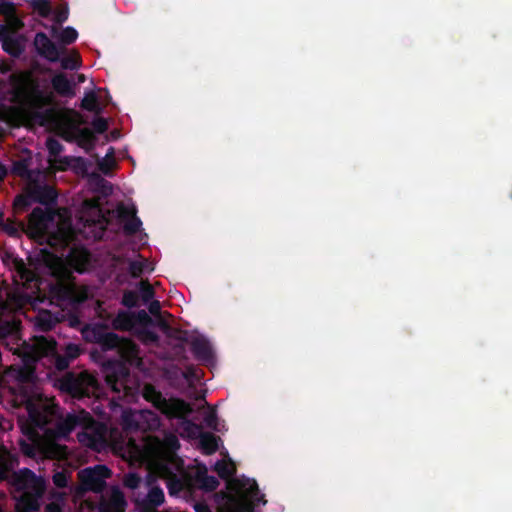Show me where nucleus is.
Here are the masks:
<instances>
[{
	"mask_svg": "<svg viewBox=\"0 0 512 512\" xmlns=\"http://www.w3.org/2000/svg\"><path fill=\"white\" fill-rule=\"evenodd\" d=\"M26 232L35 239L48 234L51 245L65 243L72 237L66 211L46 215L41 209H35L29 217Z\"/></svg>",
	"mask_w": 512,
	"mask_h": 512,
	"instance_id": "nucleus-1",
	"label": "nucleus"
},
{
	"mask_svg": "<svg viewBox=\"0 0 512 512\" xmlns=\"http://www.w3.org/2000/svg\"><path fill=\"white\" fill-rule=\"evenodd\" d=\"M144 395L151 401L162 413L170 417H182L191 412L188 404L179 399H164L156 393L151 387H146Z\"/></svg>",
	"mask_w": 512,
	"mask_h": 512,
	"instance_id": "nucleus-2",
	"label": "nucleus"
},
{
	"mask_svg": "<svg viewBox=\"0 0 512 512\" xmlns=\"http://www.w3.org/2000/svg\"><path fill=\"white\" fill-rule=\"evenodd\" d=\"M35 449L31 448L29 444H22V451L29 457H35L37 453L48 458L61 459L66 456V449L64 446L55 442L54 436L46 434L43 439L34 441Z\"/></svg>",
	"mask_w": 512,
	"mask_h": 512,
	"instance_id": "nucleus-3",
	"label": "nucleus"
},
{
	"mask_svg": "<svg viewBox=\"0 0 512 512\" xmlns=\"http://www.w3.org/2000/svg\"><path fill=\"white\" fill-rule=\"evenodd\" d=\"M80 475L89 489H95L100 485L101 479L108 477L109 470L103 466H99L95 469L83 470Z\"/></svg>",
	"mask_w": 512,
	"mask_h": 512,
	"instance_id": "nucleus-4",
	"label": "nucleus"
},
{
	"mask_svg": "<svg viewBox=\"0 0 512 512\" xmlns=\"http://www.w3.org/2000/svg\"><path fill=\"white\" fill-rule=\"evenodd\" d=\"M35 46L49 60L56 61L59 58L58 50L45 34L39 33L36 35Z\"/></svg>",
	"mask_w": 512,
	"mask_h": 512,
	"instance_id": "nucleus-5",
	"label": "nucleus"
},
{
	"mask_svg": "<svg viewBox=\"0 0 512 512\" xmlns=\"http://www.w3.org/2000/svg\"><path fill=\"white\" fill-rule=\"evenodd\" d=\"M93 422L88 414L81 412L78 416H69L65 420L64 427L61 428V433L66 434L70 432L76 426H80L84 429H91Z\"/></svg>",
	"mask_w": 512,
	"mask_h": 512,
	"instance_id": "nucleus-6",
	"label": "nucleus"
},
{
	"mask_svg": "<svg viewBox=\"0 0 512 512\" xmlns=\"http://www.w3.org/2000/svg\"><path fill=\"white\" fill-rule=\"evenodd\" d=\"M22 477L24 479V482L21 485V488L35 493H41L43 491L44 481L42 478L36 477L30 471H24L22 473Z\"/></svg>",
	"mask_w": 512,
	"mask_h": 512,
	"instance_id": "nucleus-7",
	"label": "nucleus"
},
{
	"mask_svg": "<svg viewBox=\"0 0 512 512\" xmlns=\"http://www.w3.org/2000/svg\"><path fill=\"white\" fill-rule=\"evenodd\" d=\"M54 89L65 96L74 94L72 83L62 74L56 75L52 80Z\"/></svg>",
	"mask_w": 512,
	"mask_h": 512,
	"instance_id": "nucleus-8",
	"label": "nucleus"
},
{
	"mask_svg": "<svg viewBox=\"0 0 512 512\" xmlns=\"http://www.w3.org/2000/svg\"><path fill=\"white\" fill-rule=\"evenodd\" d=\"M55 349L54 342L45 338H36L34 350L37 356H44L53 353Z\"/></svg>",
	"mask_w": 512,
	"mask_h": 512,
	"instance_id": "nucleus-9",
	"label": "nucleus"
},
{
	"mask_svg": "<svg viewBox=\"0 0 512 512\" xmlns=\"http://www.w3.org/2000/svg\"><path fill=\"white\" fill-rule=\"evenodd\" d=\"M44 260L46 264L52 269L54 274L59 276L64 275L65 267L63 261L60 258L53 255H47L45 256Z\"/></svg>",
	"mask_w": 512,
	"mask_h": 512,
	"instance_id": "nucleus-10",
	"label": "nucleus"
},
{
	"mask_svg": "<svg viewBox=\"0 0 512 512\" xmlns=\"http://www.w3.org/2000/svg\"><path fill=\"white\" fill-rule=\"evenodd\" d=\"M85 213L89 214L90 218L87 221L99 222L101 218V211L98 209V204L95 201L85 202Z\"/></svg>",
	"mask_w": 512,
	"mask_h": 512,
	"instance_id": "nucleus-11",
	"label": "nucleus"
},
{
	"mask_svg": "<svg viewBox=\"0 0 512 512\" xmlns=\"http://www.w3.org/2000/svg\"><path fill=\"white\" fill-rule=\"evenodd\" d=\"M200 444L205 453L210 454L217 449V440L212 435H203L200 439Z\"/></svg>",
	"mask_w": 512,
	"mask_h": 512,
	"instance_id": "nucleus-12",
	"label": "nucleus"
},
{
	"mask_svg": "<svg viewBox=\"0 0 512 512\" xmlns=\"http://www.w3.org/2000/svg\"><path fill=\"white\" fill-rule=\"evenodd\" d=\"M53 36L64 44H69L77 38V32L73 28L64 29L59 35L53 31Z\"/></svg>",
	"mask_w": 512,
	"mask_h": 512,
	"instance_id": "nucleus-13",
	"label": "nucleus"
},
{
	"mask_svg": "<svg viewBox=\"0 0 512 512\" xmlns=\"http://www.w3.org/2000/svg\"><path fill=\"white\" fill-rule=\"evenodd\" d=\"M77 142L83 148L89 149L93 143L92 133L87 129L81 130L77 135Z\"/></svg>",
	"mask_w": 512,
	"mask_h": 512,
	"instance_id": "nucleus-14",
	"label": "nucleus"
},
{
	"mask_svg": "<svg viewBox=\"0 0 512 512\" xmlns=\"http://www.w3.org/2000/svg\"><path fill=\"white\" fill-rule=\"evenodd\" d=\"M82 106L90 111L96 110L97 108V98L94 94H87L82 100Z\"/></svg>",
	"mask_w": 512,
	"mask_h": 512,
	"instance_id": "nucleus-15",
	"label": "nucleus"
},
{
	"mask_svg": "<svg viewBox=\"0 0 512 512\" xmlns=\"http://www.w3.org/2000/svg\"><path fill=\"white\" fill-rule=\"evenodd\" d=\"M34 8L42 15L47 16L50 11V4L48 0H36Z\"/></svg>",
	"mask_w": 512,
	"mask_h": 512,
	"instance_id": "nucleus-16",
	"label": "nucleus"
},
{
	"mask_svg": "<svg viewBox=\"0 0 512 512\" xmlns=\"http://www.w3.org/2000/svg\"><path fill=\"white\" fill-rule=\"evenodd\" d=\"M164 500V495L161 490L159 489H152L149 493V501L154 504L158 505L162 503Z\"/></svg>",
	"mask_w": 512,
	"mask_h": 512,
	"instance_id": "nucleus-17",
	"label": "nucleus"
},
{
	"mask_svg": "<svg viewBox=\"0 0 512 512\" xmlns=\"http://www.w3.org/2000/svg\"><path fill=\"white\" fill-rule=\"evenodd\" d=\"M112 497H113L114 505L117 507L119 512H123L122 506L124 504V501H123L122 494L118 490H115V491H113Z\"/></svg>",
	"mask_w": 512,
	"mask_h": 512,
	"instance_id": "nucleus-18",
	"label": "nucleus"
},
{
	"mask_svg": "<svg viewBox=\"0 0 512 512\" xmlns=\"http://www.w3.org/2000/svg\"><path fill=\"white\" fill-rule=\"evenodd\" d=\"M18 272L22 280H25L26 282L33 280V273L24 267H18Z\"/></svg>",
	"mask_w": 512,
	"mask_h": 512,
	"instance_id": "nucleus-19",
	"label": "nucleus"
},
{
	"mask_svg": "<svg viewBox=\"0 0 512 512\" xmlns=\"http://www.w3.org/2000/svg\"><path fill=\"white\" fill-rule=\"evenodd\" d=\"M53 479H54V483L59 487H63L67 483V478L64 473L55 474Z\"/></svg>",
	"mask_w": 512,
	"mask_h": 512,
	"instance_id": "nucleus-20",
	"label": "nucleus"
},
{
	"mask_svg": "<svg viewBox=\"0 0 512 512\" xmlns=\"http://www.w3.org/2000/svg\"><path fill=\"white\" fill-rule=\"evenodd\" d=\"M62 67L65 69H74L77 67L76 58L62 60Z\"/></svg>",
	"mask_w": 512,
	"mask_h": 512,
	"instance_id": "nucleus-21",
	"label": "nucleus"
},
{
	"mask_svg": "<svg viewBox=\"0 0 512 512\" xmlns=\"http://www.w3.org/2000/svg\"><path fill=\"white\" fill-rule=\"evenodd\" d=\"M139 483V478L135 475H128L125 479V484L128 487L135 488Z\"/></svg>",
	"mask_w": 512,
	"mask_h": 512,
	"instance_id": "nucleus-22",
	"label": "nucleus"
},
{
	"mask_svg": "<svg viewBox=\"0 0 512 512\" xmlns=\"http://www.w3.org/2000/svg\"><path fill=\"white\" fill-rule=\"evenodd\" d=\"M94 127L98 132H103L107 129L106 121L103 119H98L94 122Z\"/></svg>",
	"mask_w": 512,
	"mask_h": 512,
	"instance_id": "nucleus-23",
	"label": "nucleus"
},
{
	"mask_svg": "<svg viewBox=\"0 0 512 512\" xmlns=\"http://www.w3.org/2000/svg\"><path fill=\"white\" fill-rule=\"evenodd\" d=\"M0 466H2L0 468V476H2L3 472L6 470L7 468V465H6V451H3L1 454H0Z\"/></svg>",
	"mask_w": 512,
	"mask_h": 512,
	"instance_id": "nucleus-24",
	"label": "nucleus"
},
{
	"mask_svg": "<svg viewBox=\"0 0 512 512\" xmlns=\"http://www.w3.org/2000/svg\"><path fill=\"white\" fill-rule=\"evenodd\" d=\"M47 146L49 148V150L52 152V153H56L59 151L60 149V146L59 144L55 141V140H48L47 142Z\"/></svg>",
	"mask_w": 512,
	"mask_h": 512,
	"instance_id": "nucleus-25",
	"label": "nucleus"
},
{
	"mask_svg": "<svg viewBox=\"0 0 512 512\" xmlns=\"http://www.w3.org/2000/svg\"><path fill=\"white\" fill-rule=\"evenodd\" d=\"M143 268H142V265L139 264V263H133L131 265V273L133 276H138L141 274Z\"/></svg>",
	"mask_w": 512,
	"mask_h": 512,
	"instance_id": "nucleus-26",
	"label": "nucleus"
},
{
	"mask_svg": "<svg viewBox=\"0 0 512 512\" xmlns=\"http://www.w3.org/2000/svg\"><path fill=\"white\" fill-rule=\"evenodd\" d=\"M3 47L6 51H8L11 54H16L19 51V48L12 47L10 43L6 40L3 42Z\"/></svg>",
	"mask_w": 512,
	"mask_h": 512,
	"instance_id": "nucleus-27",
	"label": "nucleus"
},
{
	"mask_svg": "<svg viewBox=\"0 0 512 512\" xmlns=\"http://www.w3.org/2000/svg\"><path fill=\"white\" fill-rule=\"evenodd\" d=\"M28 202V199L23 196H19L15 201L16 208L24 207Z\"/></svg>",
	"mask_w": 512,
	"mask_h": 512,
	"instance_id": "nucleus-28",
	"label": "nucleus"
},
{
	"mask_svg": "<svg viewBox=\"0 0 512 512\" xmlns=\"http://www.w3.org/2000/svg\"><path fill=\"white\" fill-rule=\"evenodd\" d=\"M46 510L47 512H61V507L59 504L52 503L47 506Z\"/></svg>",
	"mask_w": 512,
	"mask_h": 512,
	"instance_id": "nucleus-29",
	"label": "nucleus"
},
{
	"mask_svg": "<svg viewBox=\"0 0 512 512\" xmlns=\"http://www.w3.org/2000/svg\"><path fill=\"white\" fill-rule=\"evenodd\" d=\"M142 288H143L146 299H149L152 296L151 287L148 284L142 283Z\"/></svg>",
	"mask_w": 512,
	"mask_h": 512,
	"instance_id": "nucleus-30",
	"label": "nucleus"
},
{
	"mask_svg": "<svg viewBox=\"0 0 512 512\" xmlns=\"http://www.w3.org/2000/svg\"><path fill=\"white\" fill-rule=\"evenodd\" d=\"M68 352H69V355L71 357H75L78 355L79 353V350H78V347L77 346H69L68 347Z\"/></svg>",
	"mask_w": 512,
	"mask_h": 512,
	"instance_id": "nucleus-31",
	"label": "nucleus"
},
{
	"mask_svg": "<svg viewBox=\"0 0 512 512\" xmlns=\"http://www.w3.org/2000/svg\"><path fill=\"white\" fill-rule=\"evenodd\" d=\"M67 18V9L62 10L57 16L56 20L58 22H61Z\"/></svg>",
	"mask_w": 512,
	"mask_h": 512,
	"instance_id": "nucleus-32",
	"label": "nucleus"
},
{
	"mask_svg": "<svg viewBox=\"0 0 512 512\" xmlns=\"http://www.w3.org/2000/svg\"><path fill=\"white\" fill-rule=\"evenodd\" d=\"M71 266H72L75 270H77V271H79V272H81V271H83V270H84L83 265H82V264H78L77 262H75V260H74V259H72V260H71Z\"/></svg>",
	"mask_w": 512,
	"mask_h": 512,
	"instance_id": "nucleus-33",
	"label": "nucleus"
},
{
	"mask_svg": "<svg viewBox=\"0 0 512 512\" xmlns=\"http://www.w3.org/2000/svg\"><path fill=\"white\" fill-rule=\"evenodd\" d=\"M79 441L86 444V445H90L91 444V441L89 439H87L86 437V433H83V434H80L79 435Z\"/></svg>",
	"mask_w": 512,
	"mask_h": 512,
	"instance_id": "nucleus-34",
	"label": "nucleus"
},
{
	"mask_svg": "<svg viewBox=\"0 0 512 512\" xmlns=\"http://www.w3.org/2000/svg\"><path fill=\"white\" fill-rule=\"evenodd\" d=\"M78 257L84 262L87 260V254L85 252H78Z\"/></svg>",
	"mask_w": 512,
	"mask_h": 512,
	"instance_id": "nucleus-35",
	"label": "nucleus"
},
{
	"mask_svg": "<svg viewBox=\"0 0 512 512\" xmlns=\"http://www.w3.org/2000/svg\"><path fill=\"white\" fill-rule=\"evenodd\" d=\"M141 416L144 418H152L153 414L151 412H145V413H142Z\"/></svg>",
	"mask_w": 512,
	"mask_h": 512,
	"instance_id": "nucleus-36",
	"label": "nucleus"
},
{
	"mask_svg": "<svg viewBox=\"0 0 512 512\" xmlns=\"http://www.w3.org/2000/svg\"><path fill=\"white\" fill-rule=\"evenodd\" d=\"M124 301L126 304H132V300H131V297H128L127 295L124 297Z\"/></svg>",
	"mask_w": 512,
	"mask_h": 512,
	"instance_id": "nucleus-37",
	"label": "nucleus"
},
{
	"mask_svg": "<svg viewBox=\"0 0 512 512\" xmlns=\"http://www.w3.org/2000/svg\"><path fill=\"white\" fill-rule=\"evenodd\" d=\"M124 301L126 304H132V300H131V297H128L127 295L124 297Z\"/></svg>",
	"mask_w": 512,
	"mask_h": 512,
	"instance_id": "nucleus-38",
	"label": "nucleus"
},
{
	"mask_svg": "<svg viewBox=\"0 0 512 512\" xmlns=\"http://www.w3.org/2000/svg\"><path fill=\"white\" fill-rule=\"evenodd\" d=\"M4 175H5V170H4V169H3V167L0 165V179H2Z\"/></svg>",
	"mask_w": 512,
	"mask_h": 512,
	"instance_id": "nucleus-39",
	"label": "nucleus"
},
{
	"mask_svg": "<svg viewBox=\"0 0 512 512\" xmlns=\"http://www.w3.org/2000/svg\"><path fill=\"white\" fill-rule=\"evenodd\" d=\"M197 511H198V512H209V511H208L206 508H204V507H198V508H197Z\"/></svg>",
	"mask_w": 512,
	"mask_h": 512,
	"instance_id": "nucleus-40",
	"label": "nucleus"
},
{
	"mask_svg": "<svg viewBox=\"0 0 512 512\" xmlns=\"http://www.w3.org/2000/svg\"><path fill=\"white\" fill-rule=\"evenodd\" d=\"M50 198H54V192L52 190L49 191Z\"/></svg>",
	"mask_w": 512,
	"mask_h": 512,
	"instance_id": "nucleus-41",
	"label": "nucleus"
}]
</instances>
